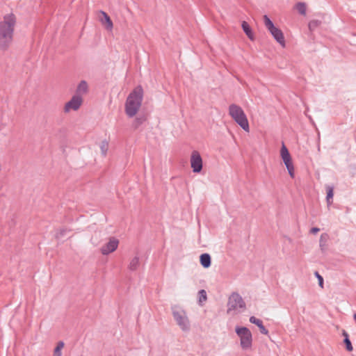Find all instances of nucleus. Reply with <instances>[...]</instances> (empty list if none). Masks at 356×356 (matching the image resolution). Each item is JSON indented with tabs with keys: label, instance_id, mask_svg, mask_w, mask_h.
<instances>
[{
	"label": "nucleus",
	"instance_id": "12",
	"mask_svg": "<svg viewBox=\"0 0 356 356\" xmlns=\"http://www.w3.org/2000/svg\"><path fill=\"white\" fill-rule=\"evenodd\" d=\"M97 17L99 22L107 30H112L113 24L110 17L104 11L100 10L98 12Z\"/></svg>",
	"mask_w": 356,
	"mask_h": 356
},
{
	"label": "nucleus",
	"instance_id": "10",
	"mask_svg": "<svg viewBox=\"0 0 356 356\" xmlns=\"http://www.w3.org/2000/svg\"><path fill=\"white\" fill-rule=\"evenodd\" d=\"M83 103V98L81 96L74 95L64 106V112L69 113L70 111H77Z\"/></svg>",
	"mask_w": 356,
	"mask_h": 356
},
{
	"label": "nucleus",
	"instance_id": "15",
	"mask_svg": "<svg viewBox=\"0 0 356 356\" xmlns=\"http://www.w3.org/2000/svg\"><path fill=\"white\" fill-rule=\"evenodd\" d=\"M241 26H242L243 31L247 35V36L249 38V39H250L251 40H253L254 35H253L252 29H251L250 26H249V24L246 22L243 21L242 22Z\"/></svg>",
	"mask_w": 356,
	"mask_h": 356
},
{
	"label": "nucleus",
	"instance_id": "1",
	"mask_svg": "<svg viewBox=\"0 0 356 356\" xmlns=\"http://www.w3.org/2000/svg\"><path fill=\"white\" fill-rule=\"evenodd\" d=\"M15 24L13 14L6 15L0 22V51H7L12 44Z\"/></svg>",
	"mask_w": 356,
	"mask_h": 356
},
{
	"label": "nucleus",
	"instance_id": "30",
	"mask_svg": "<svg viewBox=\"0 0 356 356\" xmlns=\"http://www.w3.org/2000/svg\"><path fill=\"white\" fill-rule=\"evenodd\" d=\"M319 231H320L319 228H318V227H313V228L311 229L310 232L312 234H315L318 233Z\"/></svg>",
	"mask_w": 356,
	"mask_h": 356
},
{
	"label": "nucleus",
	"instance_id": "14",
	"mask_svg": "<svg viewBox=\"0 0 356 356\" xmlns=\"http://www.w3.org/2000/svg\"><path fill=\"white\" fill-rule=\"evenodd\" d=\"M201 265L207 268L211 266V256L207 253H204L200 257Z\"/></svg>",
	"mask_w": 356,
	"mask_h": 356
},
{
	"label": "nucleus",
	"instance_id": "21",
	"mask_svg": "<svg viewBox=\"0 0 356 356\" xmlns=\"http://www.w3.org/2000/svg\"><path fill=\"white\" fill-rule=\"evenodd\" d=\"M198 296H199V304L202 305V303L205 302L207 299L206 291L204 289L200 290L198 292Z\"/></svg>",
	"mask_w": 356,
	"mask_h": 356
},
{
	"label": "nucleus",
	"instance_id": "28",
	"mask_svg": "<svg viewBox=\"0 0 356 356\" xmlns=\"http://www.w3.org/2000/svg\"><path fill=\"white\" fill-rule=\"evenodd\" d=\"M67 232L66 229H60L59 232L56 234V237L58 238H60L65 235V233Z\"/></svg>",
	"mask_w": 356,
	"mask_h": 356
},
{
	"label": "nucleus",
	"instance_id": "5",
	"mask_svg": "<svg viewBox=\"0 0 356 356\" xmlns=\"http://www.w3.org/2000/svg\"><path fill=\"white\" fill-rule=\"evenodd\" d=\"M236 333L240 338V345L243 350L250 349L252 344V335L246 327H236Z\"/></svg>",
	"mask_w": 356,
	"mask_h": 356
},
{
	"label": "nucleus",
	"instance_id": "26",
	"mask_svg": "<svg viewBox=\"0 0 356 356\" xmlns=\"http://www.w3.org/2000/svg\"><path fill=\"white\" fill-rule=\"evenodd\" d=\"M250 322L253 323V324H255L257 326H259V325H260V324L263 323L262 321L260 319L257 318L254 316H251L250 318Z\"/></svg>",
	"mask_w": 356,
	"mask_h": 356
},
{
	"label": "nucleus",
	"instance_id": "19",
	"mask_svg": "<svg viewBox=\"0 0 356 356\" xmlns=\"http://www.w3.org/2000/svg\"><path fill=\"white\" fill-rule=\"evenodd\" d=\"M64 342L59 341L54 351V356H62L61 350L64 347Z\"/></svg>",
	"mask_w": 356,
	"mask_h": 356
},
{
	"label": "nucleus",
	"instance_id": "4",
	"mask_svg": "<svg viewBox=\"0 0 356 356\" xmlns=\"http://www.w3.org/2000/svg\"><path fill=\"white\" fill-rule=\"evenodd\" d=\"M229 114L244 131L249 132L248 120L241 107L234 104H231L229 106Z\"/></svg>",
	"mask_w": 356,
	"mask_h": 356
},
{
	"label": "nucleus",
	"instance_id": "17",
	"mask_svg": "<svg viewBox=\"0 0 356 356\" xmlns=\"http://www.w3.org/2000/svg\"><path fill=\"white\" fill-rule=\"evenodd\" d=\"M139 265L140 258L138 256H136L130 261L128 268L130 270L134 271L137 270Z\"/></svg>",
	"mask_w": 356,
	"mask_h": 356
},
{
	"label": "nucleus",
	"instance_id": "18",
	"mask_svg": "<svg viewBox=\"0 0 356 356\" xmlns=\"http://www.w3.org/2000/svg\"><path fill=\"white\" fill-rule=\"evenodd\" d=\"M327 240L328 235L327 234L324 233L321 235L319 240V245L322 251H324L326 249Z\"/></svg>",
	"mask_w": 356,
	"mask_h": 356
},
{
	"label": "nucleus",
	"instance_id": "20",
	"mask_svg": "<svg viewBox=\"0 0 356 356\" xmlns=\"http://www.w3.org/2000/svg\"><path fill=\"white\" fill-rule=\"evenodd\" d=\"M343 335L345 337L344 343L346 344V349L348 351H352L353 350V346L351 344V342H350V339H348V334H347V332L343 331Z\"/></svg>",
	"mask_w": 356,
	"mask_h": 356
},
{
	"label": "nucleus",
	"instance_id": "32",
	"mask_svg": "<svg viewBox=\"0 0 356 356\" xmlns=\"http://www.w3.org/2000/svg\"><path fill=\"white\" fill-rule=\"evenodd\" d=\"M91 241L93 244H95V243L93 241V238H91Z\"/></svg>",
	"mask_w": 356,
	"mask_h": 356
},
{
	"label": "nucleus",
	"instance_id": "16",
	"mask_svg": "<svg viewBox=\"0 0 356 356\" xmlns=\"http://www.w3.org/2000/svg\"><path fill=\"white\" fill-rule=\"evenodd\" d=\"M327 196L326 201L327 206H330L332 203V198L334 195V187L332 186H326Z\"/></svg>",
	"mask_w": 356,
	"mask_h": 356
},
{
	"label": "nucleus",
	"instance_id": "23",
	"mask_svg": "<svg viewBox=\"0 0 356 356\" xmlns=\"http://www.w3.org/2000/svg\"><path fill=\"white\" fill-rule=\"evenodd\" d=\"M108 149V143L106 140H103L100 145V149L103 156H106Z\"/></svg>",
	"mask_w": 356,
	"mask_h": 356
},
{
	"label": "nucleus",
	"instance_id": "13",
	"mask_svg": "<svg viewBox=\"0 0 356 356\" xmlns=\"http://www.w3.org/2000/svg\"><path fill=\"white\" fill-rule=\"evenodd\" d=\"M88 90V83L85 81H81L76 90V95L82 97V95L86 94Z\"/></svg>",
	"mask_w": 356,
	"mask_h": 356
},
{
	"label": "nucleus",
	"instance_id": "25",
	"mask_svg": "<svg viewBox=\"0 0 356 356\" xmlns=\"http://www.w3.org/2000/svg\"><path fill=\"white\" fill-rule=\"evenodd\" d=\"M320 22L318 20H312L309 23V28L310 30H313L319 26Z\"/></svg>",
	"mask_w": 356,
	"mask_h": 356
},
{
	"label": "nucleus",
	"instance_id": "22",
	"mask_svg": "<svg viewBox=\"0 0 356 356\" xmlns=\"http://www.w3.org/2000/svg\"><path fill=\"white\" fill-rule=\"evenodd\" d=\"M296 9L301 15H305L306 14V5L305 3H298L296 4Z\"/></svg>",
	"mask_w": 356,
	"mask_h": 356
},
{
	"label": "nucleus",
	"instance_id": "27",
	"mask_svg": "<svg viewBox=\"0 0 356 356\" xmlns=\"http://www.w3.org/2000/svg\"><path fill=\"white\" fill-rule=\"evenodd\" d=\"M315 275L318 280V284L321 288H323V277L316 271L315 272Z\"/></svg>",
	"mask_w": 356,
	"mask_h": 356
},
{
	"label": "nucleus",
	"instance_id": "6",
	"mask_svg": "<svg viewBox=\"0 0 356 356\" xmlns=\"http://www.w3.org/2000/svg\"><path fill=\"white\" fill-rule=\"evenodd\" d=\"M264 23L266 28L268 30V31L271 33L274 39L282 47L285 46V40L284 37V34L282 31L275 26L273 22L270 19V18L267 15H264L263 17Z\"/></svg>",
	"mask_w": 356,
	"mask_h": 356
},
{
	"label": "nucleus",
	"instance_id": "8",
	"mask_svg": "<svg viewBox=\"0 0 356 356\" xmlns=\"http://www.w3.org/2000/svg\"><path fill=\"white\" fill-rule=\"evenodd\" d=\"M280 156L286 167V169L289 172V175L293 178L294 177V167L292 163L291 156L289 154V152L285 145L282 143L281 149H280Z\"/></svg>",
	"mask_w": 356,
	"mask_h": 356
},
{
	"label": "nucleus",
	"instance_id": "11",
	"mask_svg": "<svg viewBox=\"0 0 356 356\" xmlns=\"http://www.w3.org/2000/svg\"><path fill=\"white\" fill-rule=\"evenodd\" d=\"M118 244L119 241L117 238H110L109 241L101 248L102 254L107 255L114 252L118 248Z\"/></svg>",
	"mask_w": 356,
	"mask_h": 356
},
{
	"label": "nucleus",
	"instance_id": "31",
	"mask_svg": "<svg viewBox=\"0 0 356 356\" xmlns=\"http://www.w3.org/2000/svg\"><path fill=\"white\" fill-rule=\"evenodd\" d=\"M353 318H354V320H355V321H356V314H355L353 315Z\"/></svg>",
	"mask_w": 356,
	"mask_h": 356
},
{
	"label": "nucleus",
	"instance_id": "7",
	"mask_svg": "<svg viewBox=\"0 0 356 356\" xmlns=\"http://www.w3.org/2000/svg\"><path fill=\"white\" fill-rule=\"evenodd\" d=\"M227 306V313L229 314L232 311H238L240 309H245V303L238 293H233L229 298Z\"/></svg>",
	"mask_w": 356,
	"mask_h": 356
},
{
	"label": "nucleus",
	"instance_id": "24",
	"mask_svg": "<svg viewBox=\"0 0 356 356\" xmlns=\"http://www.w3.org/2000/svg\"><path fill=\"white\" fill-rule=\"evenodd\" d=\"M145 121V118H143V117H138V118H136L134 122H133V124H132V127L136 129L138 128V127L143 124V122Z\"/></svg>",
	"mask_w": 356,
	"mask_h": 356
},
{
	"label": "nucleus",
	"instance_id": "3",
	"mask_svg": "<svg viewBox=\"0 0 356 356\" xmlns=\"http://www.w3.org/2000/svg\"><path fill=\"white\" fill-rule=\"evenodd\" d=\"M172 315L176 325L184 332H188L191 329V323L185 309L178 305L171 307Z\"/></svg>",
	"mask_w": 356,
	"mask_h": 356
},
{
	"label": "nucleus",
	"instance_id": "2",
	"mask_svg": "<svg viewBox=\"0 0 356 356\" xmlns=\"http://www.w3.org/2000/svg\"><path fill=\"white\" fill-rule=\"evenodd\" d=\"M143 99V89L140 86L136 87L128 95L125 102V113L129 118H133L138 112Z\"/></svg>",
	"mask_w": 356,
	"mask_h": 356
},
{
	"label": "nucleus",
	"instance_id": "9",
	"mask_svg": "<svg viewBox=\"0 0 356 356\" xmlns=\"http://www.w3.org/2000/svg\"><path fill=\"white\" fill-rule=\"evenodd\" d=\"M190 161L193 171L195 173L200 172L202 169V159L197 151L194 150L192 152Z\"/></svg>",
	"mask_w": 356,
	"mask_h": 356
},
{
	"label": "nucleus",
	"instance_id": "29",
	"mask_svg": "<svg viewBox=\"0 0 356 356\" xmlns=\"http://www.w3.org/2000/svg\"><path fill=\"white\" fill-rule=\"evenodd\" d=\"M258 327L261 334L266 335L268 334V330L264 326L263 323L260 324V325H259Z\"/></svg>",
	"mask_w": 356,
	"mask_h": 356
}]
</instances>
